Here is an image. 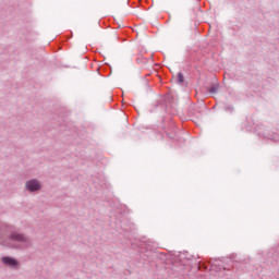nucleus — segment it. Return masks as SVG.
<instances>
[{"label":"nucleus","mask_w":279,"mask_h":279,"mask_svg":"<svg viewBox=\"0 0 279 279\" xmlns=\"http://www.w3.org/2000/svg\"><path fill=\"white\" fill-rule=\"evenodd\" d=\"M184 74L182 72H179L177 75V84H180V86H184Z\"/></svg>","instance_id":"nucleus-5"},{"label":"nucleus","mask_w":279,"mask_h":279,"mask_svg":"<svg viewBox=\"0 0 279 279\" xmlns=\"http://www.w3.org/2000/svg\"><path fill=\"white\" fill-rule=\"evenodd\" d=\"M26 189L27 191H29L31 193H34L36 191H40V189H43V186L40 185V182H38V180L33 179L31 181H28L26 183Z\"/></svg>","instance_id":"nucleus-2"},{"label":"nucleus","mask_w":279,"mask_h":279,"mask_svg":"<svg viewBox=\"0 0 279 279\" xmlns=\"http://www.w3.org/2000/svg\"><path fill=\"white\" fill-rule=\"evenodd\" d=\"M128 3L131 8H141V5H143V1L132 2V4H130V2Z\"/></svg>","instance_id":"nucleus-8"},{"label":"nucleus","mask_w":279,"mask_h":279,"mask_svg":"<svg viewBox=\"0 0 279 279\" xmlns=\"http://www.w3.org/2000/svg\"><path fill=\"white\" fill-rule=\"evenodd\" d=\"M2 263L9 265V267H16L19 265V262L12 257H3Z\"/></svg>","instance_id":"nucleus-4"},{"label":"nucleus","mask_w":279,"mask_h":279,"mask_svg":"<svg viewBox=\"0 0 279 279\" xmlns=\"http://www.w3.org/2000/svg\"><path fill=\"white\" fill-rule=\"evenodd\" d=\"M119 47V36L114 35L112 39L108 40L109 51H114Z\"/></svg>","instance_id":"nucleus-3"},{"label":"nucleus","mask_w":279,"mask_h":279,"mask_svg":"<svg viewBox=\"0 0 279 279\" xmlns=\"http://www.w3.org/2000/svg\"><path fill=\"white\" fill-rule=\"evenodd\" d=\"M211 269H215L216 271H221V266H219L215 263H211Z\"/></svg>","instance_id":"nucleus-9"},{"label":"nucleus","mask_w":279,"mask_h":279,"mask_svg":"<svg viewBox=\"0 0 279 279\" xmlns=\"http://www.w3.org/2000/svg\"><path fill=\"white\" fill-rule=\"evenodd\" d=\"M109 99H112V96H109Z\"/></svg>","instance_id":"nucleus-13"},{"label":"nucleus","mask_w":279,"mask_h":279,"mask_svg":"<svg viewBox=\"0 0 279 279\" xmlns=\"http://www.w3.org/2000/svg\"><path fill=\"white\" fill-rule=\"evenodd\" d=\"M106 66H110L108 63H106Z\"/></svg>","instance_id":"nucleus-12"},{"label":"nucleus","mask_w":279,"mask_h":279,"mask_svg":"<svg viewBox=\"0 0 279 279\" xmlns=\"http://www.w3.org/2000/svg\"><path fill=\"white\" fill-rule=\"evenodd\" d=\"M198 269H206V266L202 265V263H198Z\"/></svg>","instance_id":"nucleus-11"},{"label":"nucleus","mask_w":279,"mask_h":279,"mask_svg":"<svg viewBox=\"0 0 279 279\" xmlns=\"http://www.w3.org/2000/svg\"><path fill=\"white\" fill-rule=\"evenodd\" d=\"M207 90L211 95H215V93H217V90H219V84L211 85L209 88H207Z\"/></svg>","instance_id":"nucleus-6"},{"label":"nucleus","mask_w":279,"mask_h":279,"mask_svg":"<svg viewBox=\"0 0 279 279\" xmlns=\"http://www.w3.org/2000/svg\"><path fill=\"white\" fill-rule=\"evenodd\" d=\"M121 119L123 120L124 123L128 122V117L125 116V113H121L120 116L117 117L118 123L121 121Z\"/></svg>","instance_id":"nucleus-7"},{"label":"nucleus","mask_w":279,"mask_h":279,"mask_svg":"<svg viewBox=\"0 0 279 279\" xmlns=\"http://www.w3.org/2000/svg\"><path fill=\"white\" fill-rule=\"evenodd\" d=\"M0 243L7 247H16L20 250L23 247H32V240L27 235L16 231L12 232L10 235L0 236Z\"/></svg>","instance_id":"nucleus-1"},{"label":"nucleus","mask_w":279,"mask_h":279,"mask_svg":"<svg viewBox=\"0 0 279 279\" xmlns=\"http://www.w3.org/2000/svg\"><path fill=\"white\" fill-rule=\"evenodd\" d=\"M97 71L99 75H104V68H98Z\"/></svg>","instance_id":"nucleus-10"}]
</instances>
